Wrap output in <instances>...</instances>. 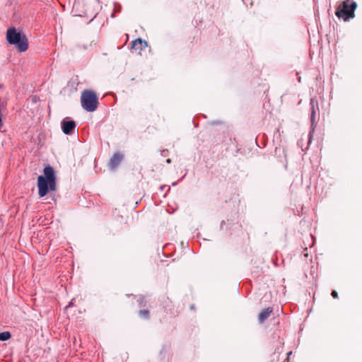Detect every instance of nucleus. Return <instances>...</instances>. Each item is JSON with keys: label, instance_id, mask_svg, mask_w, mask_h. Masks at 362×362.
I'll list each match as a JSON object with an SVG mask.
<instances>
[{"label": "nucleus", "instance_id": "nucleus-1", "mask_svg": "<svg viewBox=\"0 0 362 362\" xmlns=\"http://www.w3.org/2000/svg\"><path fill=\"white\" fill-rule=\"evenodd\" d=\"M44 175L37 177L38 194L45 197L48 192L57 190V178L52 166L47 165L43 170Z\"/></svg>", "mask_w": 362, "mask_h": 362}, {"label": "nucleus", "instance_id": "nucleus-2", "mask_svg": "<svg viewBox=\"0 0 362 362\" xmlns=\"http://www.w3.org/2000/svg\"><path fill=\"white\" fill-rule=\"evenodd\" d=\"M6 40L11 45H15L20 52H25L28 48L26 36L14 28H8L6 32Z\"/></svg>", "mask_w": 362, "mask_h": 362}, {"label": "nucleus", "instance_id": "nucleus-3", "mask_svg": "<svg viewBox=\"0 0 362 362\" xmlns=\"http://www.w3.org/2000/svg\"><path fill=\"white\" fill-rule=\"evenodd\" d=\"M356 8V2L353 0H344L338 6L335 15L339 18H342L344 21H346L354 18V11Z\"/></svg>", "mask_w": 362, "mask_h": 362}, {"label": "nucleus", "instance_id": "nucleus-4", "mask_svg": "<svg viewBox=\"0 0 362 362\" xmlns=\"http://www.w3.org/2000/svg\"><path fill=\"white\" fill-rule=\"evenodd\" d=\"M81 103L82 107L88 112L95 111L98 105L96 93L91 90H84L81 93Z\"/></svg>", "mask_w": 362, "mask_h": 362}, {"label": "nucleus", "instance_id": "nucleus-5", "mask_svg": "<svg viewBox=\"0 0 362 362\" xmlns=\"http://www.w3.org/2000/svg\"><path fill=\"white\" fill-rule=\"evenodd\" d=\"M148 47L146 41L140 38L136 39L132 42V48L136 52L139 54H141V51Z\"/></svg>", "mask_w": 362, "mask_h": 362}, {"label": "nucleus", "instance_id": "nucleus-6", "mask_svg": "<svg viewBox=\"0 0 362 362\" xmlns=\"http://www.w3.org/2000/svg\"><path fill=\"white\" fill-rule=\"evenodd\" d=\"M76 128V123L73 120L64 119L62 122V129L64 134H71Z\"/></svg>", "mask_w": 362, "mask_h": 362}, {"label": "nucleus", "instance_id": "nucleus-7", "mask_svg": "<svg viewBox=\"0 0 362 362\" xmlns=\"http://www.w3.org/2000/svg\"><path fill=\"white\" fill-rule=\"evenodd\" d=\"M123 159V154L120 152H117L110 158L109 165L111 169L115 170Z\"/></svg>", "mask_w": 362, "mask_h": 362}, {"label": "nucleus", "instance_id": "nucleus-8", "mask_svg": "<svg viewBox=\"0 0 362 362\" xmlns=\"http://www.w3.org/2000/svg\"><path fill=\"white\" fill-rule=\"evenodd\" d=\"M272 308H267L264 310H263L258 315V321L259 323L264 322L270 315V314L272 313Z\"/></svg>", "mask_w": 362, "mask_h": 362}, {"label": "nucleus", "instance_id": "nucleus-9", "mask_svg": "<svg viewBox=\"0 0 362 362\" xmlns=\"http://www.w3.org/2000/svg\"><path fill=\"white\" fill-rule=\"evenodd\" d=\"M11 337L9 332H4L0 333V341H6Z\"/></svg>", "mask_w": 362, "mask_h": 362}, {"label": "nucleus", "instance_id": "nucleus-10", "mask_svg": "<svg viewBox=\"0 0 362 362\" xmlns=\"http://www.w3.org/2000/svg\"><path fill=\"white\" fill-rule=\"evenodd\" d=\"M139 315L144 318L148 319L149 317V311L148 310H141Z\"/></svg>", "mask_w": 362, "mask_h": 362}, {"label": "nucleus", "instance_id": "nucleus-11", "mask_svg": "<svg viewBox=\"0 0 362 362\" xmlns=\"http://www.w3.org/2000/svg\"><path fill=\"white\" fill-rule=\"evenodd\" d=\"M331 295L334 298H338V293L336 291H332Z\"/></svg>", "mask_w": 362, "mask_h": 362}, {"label": "nucleus", "instance_id": "nucleus-12", "mask_svg": "<svg viewBox=\"0 0 362 362\" xmlns=\"http://www.w3.org/2000/svg\"><path fill=\"white\" fill-rule=\"evenodd\" d=\"M315 110L313 108L312 117H311V119H312L313 122V119H314V117H315Z\"/></svg>", "mask_w": 362, "mask_h": 362}]
</instances>
